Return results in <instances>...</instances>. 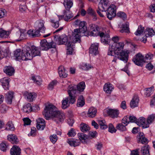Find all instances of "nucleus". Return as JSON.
I'll return each instance as SVG.
<instances>
[{
	"label": "nucleus",
	"mask_w": 155,
	"mask_h": 155,
	"mask_svg": "<svg viewBox=\"0 0 155 155\" xmlns=\"http://www.w3.org/2000/svg\"><path fill=\"white\" fill-rule=\"evenodd\" d=\"M124 46V44L122 42L113 43L109 47L108 55L114 56L115 54L117 56L118 59L125 63H127L130 52L129 51L123 50Z\"/></svg>",
	"instance_id": "obj_1"
},
{
	"label": "nucleus",
	"mask_w": 155,
	"mask_h": 155,
	"mask_svg": "<svg viewBox=\"0 0 155 155\" xmlns=\"http://www.w3.org/2000/svg\"><path fill=\"white\" fill-rule=\"evenodd\" d=\"M43 114L47 120L52 118L57 122L58 121L62 122L64 118V114L58 110L55 106L51 104L45 105Z\"/></svg>",
	"instance_id": "obj_2"
},
{
	"label": "nucleus",
	"mask_w": 155,
	"mask_h": 155,
	"mask_svg": "<svg viewBox=\"0 0 155 155\" xmlns=\"http://www.w3.org/2000/svg\"><path fill=\"white\" fill-rule=\"evenodd\" d=\"M45 21L42 20L37 21L34 24L35 30L30 29L27 32L29 36L32 38L39 36L41 34L40 33H45L46 28L44 25Z\"/></svg>",
	"instance_id": "obj_3"
},
{
	"label": "nucleus",
	"mask_w": 155,
	"mask_h": 155,
	"mask_svg": "<svg viewBox=\"0 0 155 155\" xmlns=\"http://www.w3.org/2000/svg\"><path fill=\"white\" fill-rule=\"evenodd\" d=\"M33 58V54L30 47L27 46L24 47L22 50V60H31Z\"/></svg>",
	"instance_id": "obj_4"
},
{
	"label": "nucleus",
	"mask_w": 155,
	"mask_h": 155,
	"mask_svg": "<svg viewBox=\"0 0 155 155\" xmlns=\"http://www.w3.org/2000/svg\"><path fill=\"white\" fill-rule=\"evenodd\" d=\"M69 95V101L70 104L74 103L76 101V98L78 95V92L74 87H71L68 91Z\"/></svg>",
	"instance_id": "obj_5"
},
{
	"label": "nucleus",
	"mask_w": 155,
	"mask_h": 155,
	"mask_svg": "<svg viewBox=\"0 0 155 155\" xmlns=\"http://www.w3.org/2000/svg\"><path fill=\"white\" fill-rule=\"evenodd\" d=\"M82 32L78 28L74 29L72 33L71 38L72 42L76 43L77 42L80 43L81 41V36Z\"/></svg>",
	"instance_id": "obj_6"
},
{
	"label": "nucleus",
	"mask_w": 155,
	"mask_h": 155,
	"mask_svg": "<svg viewBox=\"0 0 155 155\" xmlns=\"http://www.w3.org/2000/svg\"><path fill=\"white\" fill-rule=\"evenodd\" d=\"M107 16L110 20L112 19L116 15V7L113 4L111 5L108 8H107Z\"/></svg>",
	"instance_id": "obj_7"
},
{
	"label": "nucleus",
	"mask_w": 155,
	"mask_h": 155,
	"mask_svg": "<svg viewBox=\"0 0 155 155\" xmlns=\"http://www.w3.org/2000/svg\"><path fill=\"white\" fill-rule=\"evenodd\" d=\"M132 61L136 65L141 66L144 62V57L140 53H138L133 57Z\"/></svg>",
	"instance_id": "obj_8"
},
{
	"label": "nucleus",
	"mask_w": 155,
	"mask_h": 155,
	"mask_svg": "<svg viewBox=\"0 0 155 155\" xmlns=\"http://www.w3.org/2000/svg\"><path fill=\"white\" fill-rule=\"evenodd\" d=\"M90 30L91 31L89 32L88 35L92 36H96L99 35L101 32L99 31L98 26L94 24L89 25Z\"/></svg>",
	"instance_id": "obj_9"
},
{
	"label": "nucleus",
	"mask_w": 155,
	"mask_h": 155,
	"mask_svg": "<svg viewBox=\"0 0 155 155\" xmlns=\"http://www.w3.org/2000/svg\"><path fill=\"white\" fill-rule=\"evenodd\" d=\"M99 36L101 38V41L102 43L105 45H110L111 40L108 34H105L103 32H101Z\"/></svg>",
	"instance_id": "obj_10"
},
{
	"label": "nucleus",
	"mask_w": 155,
	"mask_h": 155,
	"mask_svg": "<svg viewBox=\"0 0 155 155\" xmlns=\"http://www.w3.org/2000/svg\"><path fill=\"white\" fill-rule=\"evenodd\" d=\"M67 10L64 11L63 15L59 16V20L60 18H63L64 21H68L73 17V15L69 10Z\"/></svg>",
	"instance_id": "obj_11"
},
{
	"label": "nucleus",
	"mask_w": 155,
	"mask_h": 155,
	"mask_svg": "<svg viewBox=\"0 0 155 155\" xmlns=\"http://www.w3.org/2000/svg\"><path fill=\"white\" fill-rule=\"evenodd\" d=\"M55 38L58 39V44L59 45L65 44L68 45V42H70L68 41V37L65 35H62L61 36H54Z\"/></svg>",
	"instance_id": "obj_12"
},
{
	"label": "nucleus",
	"mask_w": 155,
	"mask_h": 155,
	"mask_svg": "<svg viewBox=\"0 0 155 155\" xmlns=\"http://www.w3.org/2000/svg\"><path fill=\"white\" fill-rule=\"evenodd\" d=\"M52 42L49 43L47 42L45 39L41 41L40 42V48L42 50H48L50 48L51 44Z\"/></svg>",
	"instance_id": "obj_13"
},
{
	"label": "nucleus",
	"mask_w": 155,
	"mask_h": 155,
	"mask_svg": "<svg viewBox=\"0 0 155 155\" xmlns=\"http://www.w3.org/2000/svg\"><path fill=\"white\" fill-rule=\"evenodd\" d=\"M99 44L98 43H94L92 44L90 48L89 53L92 55H95L98 53V47Z\"/></svg>",
	"instance_id": "obj_14"
},
{
	"label": "nucleus",
	"mask_w": 155,
	"mask_h": 155,
	"mask_svg": "<svg viewBox=\"0 0 155 155\" xmlns=\"http://www.w3.org/2000/svg\"><path fill=\"white\" fill-rule=\"evenodd\" d=\"M99 1L98 4V8L99 10L104 11L106 10L107 7L108 6V0H97Z\"/></svg>",
	"instance_id": "obj_15"
},
{
	"label": "nucleus",
	"mask_w": 155,
	"mask_h": 155,
	"mask_svg": "<svg viewBox=\"0 0 155 155\" xmlns=\"http://www.w3.org/2000/svg\"><path fill=\"white\" fill-rule=\"evenodd\" d=\"M107 113L112 118H117L118 117L119 112L117 109H109L106 110Z\"/></svg>",
	"instance_id": "obj_16"
},
{
	"label": "nucleus",
	"mask_w": 155,
	"mask_h": 155,
	"mask_svg": "<svg viewBox=\"0 0 155 155\" xmlns=\"http://www.w3.org/2000/svg\"><path fill=\"white\" fill-rule=\"evenodd\" d=\"M36 121L37 129L39 130H43L45 126V123L44 120L41 118H38L36 120Z\"/></svg>",
	"instance_id": "obj_17"
},
{
	"label": "nucleus",
	"mask_w": 155,
	"mask_h": 155,
	"mask_svg": "<svg viewBox=\"0 0 155 155\" xmlns=\"http://www.w3.org/2000/svg\"><path fill=\"white\" fill-rule=\"evenodd\" d=\"M58 72L60 77L64 78L67 77L68 76L67 72L64 66H60L58 69Z\"/></svg>",
	"instance_id": "obj_18"
},
{
	"label": "nucleus",
	"mask_w": 155,
	"mask_h": 155,
	"mask_svg": "<svg viewBox=\"0 0 155 155\" xmlns=\"http://www.w3.org/2000/svg\"><path fill=\"white\" fill-rule=\"evenodd\" d=\"M21 150L18 146H14L10 150L11 155H20Z\"/></svg>",
	"instance_id": "obj_19"
},
{
	"label": "nucleus",
	"mask_w": 155,
	"mask_h": 155,
	"mask_svg": "<svg viewBox=\"0 0 155 155\" xmlns=\"http://www.w3.org/2000/svg\"><path fill=\"white\" fill-rule=\"evenodd\" d=\"M137 123L140 124L139 126H141L143 128H148L149 127V125L147 124V121H146L145 118L143 117L139 118Z\"/></svg>",
	"instance_id": "obj_20"
},
{
	"label": "nucleus",
	"mask_w": 155,
	"mask_h": 155,
	"mask_svg": "<svg viewBox=\"0 0 155 155\" xmlns=\"http://www.w3.org/2000/svg\"><path fill=\"white\" fill-rule=\"evenodd\" d=\"M30 48L33 54V57L36 56H40V51L39 47L35 46H31Z\"/></svg>",
	"instance_id": "obj_21"
},
{
	"label": "nucleus",
	"mask_w": 155,
	"mask_h": 155,
	"mask_svg": "<svg viewBox=\"0 0 155 155\" xmlns=\"http://www.w3.org/2000/svg\"><path fill=\"white\" fill-rule=\"evenodd\" d=\"M9 79L8 78L5 77L1 80V82L5 90H7L8 89L9 84Z\"/></svg>",
	"instance_id": "obj_22"
},
{
	"label": "nucleus",
	"mask_w": 155,
	"mask_h": 155,
	"mask_svg": "<svg viewBox=\"0 0 155 155\" xmlns=\"http://www.w3.org/2000/svg\"><path fill=\"white\" fill-rule=\"evenodd\" d=\"M150 147L148 145H145L142 147L141 149V153L143 155H150Z\"/></svg>",
	"instance_id": "obj_23"
},
{
	"label": "nucleus",
	"mask_w": 155,
	"mask_h": 155,
	"mask_svg": "<svg viewBox=\"0 0 155 155\" xmlns=\"http://www.w3.org/2000/svg\"><path fill=\"white\" fill-rule=\"evenodd\" d=\"M14 56L16 60H22V52H21L20 49H18L15 51L14 52Z\"/></svg>",
	"instance_id": "obj_24"
},
{
	"label": "nucleus",
	"mask_w": 155,
	"mask_h": 155,
	"mask_svg": "<svg viewBox=\"0 0 155 155\" xmlns=\"http://www.w3.org/2000/svg\"><path fill=\"white\" fill-rule=\"evenodd\" d=\"M104 90L107 94H110L114 89L113 87L111 84H105L104 86Z\"/></svg>",
	"instance_id": "obj_25"
},
{
	"label": "nucleus",
	"mask_w": 155,
	"mask_h": 155,
	"mask_svg": "<svg viewBox=\"0 0 155 155\" xmlns=\"http://www.w3.org/2000/svg\"><path fill=\"white\" fill-rule=\"evenodd\" d=\"M3 71L5 73L9 76L12 75L14 74L15 71L14 68L10 66L5 67Z\"/></svg>",
	"instance_id": "obj_26"
},
{
	"label": "nucleus",
	"mask_w": 155,
	"mask_h": 155,
	"mask_svg": "<svg viewBox=\"0 0 155 155\" xmlns=\"http://www.w3.org/2000/svg\"><path fill=\"white\" fill-rule=\"evenodd\" d=\"M139 101V99L137 96H134L130 103V107L133 108L137 107L138 105Z\"/></svg>",
	"instance_id": "obj_27"
},
{
	"label": "nucleus",
	"mask_w": 155,
	"mask_h": 155,
	"mask_svg": "<svg viewBox=\"0 0 155 155\" xmlns=\"http://www.w3.org/2000/svg\"><path fill=\"white\" fill-rule=\"evenodd\" d=\"M97 112V110L95 108L91 107L88 110L87 113V116L89 117L93 118L96 116Z\"/></svg>",
	"instance_id": "obj_28"
},
{
	"label": "nucleus",
	"mask_w": 155,
	"mask_h": 155,
	"mask_svg": "<svg viewBox=\"0 0 155 155\" xmlns=\"http://www.w3.org/2000/svg\"><path fill=\"white\" fill-rule=\"evenodd\" d=\"M82 33L85 32L87 30V26L86 22L84 21H81L80 24L78 29Z\"/></svg>",
	"instance_id": "obj_29"
},
{
	"label": "nucleus",
	"mask_w": 155,
	"mask_h": 155,
	"mask_svg": "<svg viewBox=\"0 0 155 155\" xmlns=\"http://www.w3.org/2000/svg\"><path fill=\"white\" fill-rule=\"evenodd\" d=\"M13 97V92L10 91L6 94V101L8 104H11Z\"/></svg>",
	"instance_id": "obj_30"
},
{
	"label": "nucleus",
	"mask_w": 155,
	"mask_h": 155,
	"mask_svg": "<svg viewBox=\"0 0 155 155\" xmlns=\"http://www.w3.org/2000/svg\"><path fill=\"white\" fill-rule=\"evenodd\" d=\"M120 31L121 33H130L129 23L128 22H127L122 24V29L120 30Z\"/></svg>",
	"instance_id": "obj_31"
},
{
	"label": "nucleus",
	"mask_w": 155,
	"mask_h": 155,
	"mask_svg": "<svg viewBox=\"0 0 155 155\" xmlns=\"http://www.w3.org/2000/svg\"><path fill=\"white\" fill-rule=\"evenodd\" d=\"M85 104V100L82 95L79 97L77 100V105L78 107H80L83 106Z\"/></svg>",
	"instance_id": "obj_32"
},
{
	"label": "nucleus",
	"mask_w": 155,
	"mask_h": 155,
	"mask_svg": "<svg viewBox=\"0 0 155 155\" xmlns=\"http://www.w3.org/2000/svg\"><path fill=\"white\" fill-rule=\"evenodd\" d=\"M22 110L24 112L29 113L32 111V108L31 104L28 103L24 106Z\"/></svg>",
	"instance_id": "obj_33"
},
{
	"label": "nucleus",
	"mask_w": 155,
	"mask_h": 155,
	"mask_svg": "<svg viewBox=\"0 0 155 155\" xmlns=\"http://www.w3.org/2000/svg\"><path fill=\"white\" fill-rule=\"evenodd\" d=\"M70 103L69 101L68 97H67L63 99L62 101V108L64 109L69 106Z\"/></svg>",
	"instance_id": "obj_34"
},
{
	"label": "nucleus",
	"mask_w": 155,
	"mask_h": 155,
	"mask_svg": "<svg viewBox=\"0 0 155 155\" xmlns=\"http://www.w3.org/2000/svg\"><path fill=\"white\" fill-rule=\"evenodd\" d=\"M77 135L80 140L82 141V143H86L85 140L87 139V136L86 134L81 133H78Z\"/></svg>",
	"instance_id": "obj_35"
},
{
	"label": "nucleus",
	"mask_w": 155,
	"mask_h": 155,
	"mask_svg": "<svg viewBox=\"0 0 155 155\" xmlns=\"http://www.w3.org/2000/svg\"><path fill=\"white\" fill-rule=\"evenodd\" d=\"M64 5L66 10H70L73 5L72 0H64Z\"/></svg>",
	"instance_id": "obj_36"
},
{
	"label": "nucleus",
	"mask_w": 155,
	"mask_h": 155,
	"mask_svg": "<svg viewBox=\"0 0 155 155\" xmlns=\"http://www.w3.org/2000/svg\"><path fill=\"white\" fill-rule=\"evenodd\" d=\"M8 138L9 140L13 144H16L18 143V138L15 135L12 134L8 135Z\"/></svg>",
	"instance_id": "obj_37"
},
{
	"label": "nucleus",
	"mask_w": 155,
	"mask_h": 155,
	"mask_svg": "<svg viewBox=\"0 0 155 155\" xmlns=\"http://www.w3.org/2000/svg\"><path fill=\"white\" fill-rule=\"evenodd\" d=\"M80 128L81 131L83 132H86L90 129V127L87 125L83 123L80 125Z\"/></svg>",
	"instance_id": "obj_38"
},
{
	"label": "nucleus",
	"mask_w": 155,
	"mask_h": 155,
	"mask_svg": "<svg viewBox=\"0 0 155 155\" xmlns=\"http://www.w3.org/2000/svg\"><path fill=\"white\" fill-rule=\"evenodd\" d=\"M77 89L75 90L78 91L79 94H80V92L83 91L84 90L85 87V83L83 81L81 82L77 85Z\"/></svg>",
	"instance_id": "obj_39"
},
{
	"label": "nucleus",
	"mask_w": 155,
	"mask_h": 155,
	"mask_svg": "<svg viewBox=\"0 0 155 155\" xmlns=\"http://www.w3.org/2000/svg\"><path fill=\"white\" fill-rule=\"evenodd\" d=\"M59 16L58 17L55 18L51 20V22L52 23V26L55 28H57L59 26V25L58 21Z\"/></svg>",
	"instance_id": "obj_40"
},
{
	"label": "nucleus",
	"mask_w": 155,
	"mask_h": 155,
	"mask_svg": "<svg viewBox=\"0 0 155 155\" xmlns=\"http://www.w3.org/2000/svg\"><path fill=\"white\" fill-rule=\"evenodd\" d=\"M26 96L28 101L31 102L36 97V95L35 93H28Z\"/></svg>",
	"instance_id": "obj_41"
},
{
	"label": "nucleus",
	"mask_w": 155,
	"mask_h": 155,
	"mask_svg": "<svg viewBox=\"0 0 155 155\" xmlns=\"http://www.w3.org/2000/svg\"><path fill=\"white\" fill-rule=\"evenodd\" d=\"M146 36V37H151L154 35V32L152 28H147L145 31Z\"/></svg>",
	"instance_id": "obj_42"
},
{
	"label": "nucleus",
	"mask_w": 155,
	"mask_h": 155,
	"mask_svg": "<svg viewBox=\"0 0 155 155\" xmlns=\"http://www.w3.org/2000/svg\"><path fill=\"white\" fill-rule=\"evenodd\" d=\"M144 28L141 25H139L134 34L137 36L140 35L144 32Z\"/></svg>",
	"instance_id": "obj_43"
},
{
	"label": "nucleus",
	"mask_w": 155,
	"mask_h": 155,
	"mask_svg": "<svg viewBox=\"0 0 155 155\" xmlns=\"http://www.w3.org/2000/svg\"><path fill=\"white\" fill-rule=\"evenodd\" d=\"M154 91V89L153 87L147 88L144 93V94L147 97H149L153 93Z\"/></svg>",
	"instance_id": "obj_44"
},
{
	"label": "nucleus",
	"mask_w": 155,
	"mask_h": 155,
	"mask_svg": "<svg viewBox=\"0 0 155 155\" xmlns=\"http://www.w3.org/2000/svg\"><path fill=\"white\" fill-rule=\"evenodd\" d=\"M9 32L0 29V38H6L8 37Z\"/></svg>",
	"instance_id": "obj_45"
},
{
	"label": "nucleus",
	"mask_w": 155,
	"mask_h": 155,
	"mask_svg": "<svg viewBox=\"0 0 155 155\" xmlns=\"http://www.w3.org/2000/svg\"><path fill=\"white\" fill-rule=\"evenodd\" d=\"M32 80L37 84L40 85L41 84V80L39 76H32Z\"/></svg>",
	"instance_id": "obj_46"
},
{
	"label": "nucleus",
	"mask_w": 155,
	"mask_h": 155,
	"mask_svg": "<svg viewBox=\"0 0 155 155\" xmlns=\"http://www.w3.org/2000/svg\"><path fill=\"white\" fill-rule=\"evenodd\" d=\"M98 124H99L100 128L103 130H105L107 128V126L106 124L105 121L104 120H99Z\"/></svg>",
	"instance_id": "obj_47"
},
{
	"label": "nucleus",
	"mask_w": 155,
	"mask_h": 155,
	"mask_svg": "<svg viewBox=\"0 0 155 155\" xmlns=\"http://www.w3.org/2000/svg\"><path fill=\"white\" fill-rule=\"evenodd\" d=\"M126 125H124L122 124H119L117 125L116 128L117 129L121 131H124L127 130Z\"/></svg>",
	"instance_id": "obj_48"
},
{
	"label": "nucleus",
	"mask_w": 155,
	"mask_h": 155,
	"mask_svg": "<svg viewBox=\"0 0 155 155\" xmlns=\"http://www.w3.org/2000/svg\"><path fill=\"white\" fill-rule=\"evenodd\" d=\"M5 129L7 130L13 131L15 130V127L12 121H9L6 125Z\"/></svg>",
	"instance_id": "obj_49"
},
{
	"label": "nucleus",
	"mask_w": 155,
	"mask_h": 155,
	"mask_svg": "<svg viewBox=\"0 0 155 155\" xmlns=\"http://www.w3.org/2000/svg\"><path fill=\"white\" fill-rule=\"evenodd\" d=\"M72 42H69L67 45V54H72L73 51V48L71 47Z\"/></svg>",
	"instance_id": "obj_50"
},
{
	"label": "nucleus",
	"mask_w": 155,
	"mask_h": 155,
	"mask_svg": "<svg viewBox=\"0 0 155 155\" xmlns=\"http://www.w3.org/2000/svg\"><path fill=\"white\" fill-rule=\"evenodd\" d=\"M117 16L122 18L123 20H125L127 18L126 14L124 12H117Z\"/></svg>",
	"instance_id": "obj_51"
},
{
	"label": "nucleus",
	"mask_w": 155,
	"mask_h": 155,
	"mask_svg": "<svg viewBox=\"0 0 155 155\" xmlns=\"http://www.w3.org/2000/svg\"><path fill=\"white\" fill-rule=\"evenodd\" d=\"M8 109V107L5 104H2L0 107V112L4 113L6 112Z\"/></svg>",
	"instance_id": "obj_52"
},
{
	"label": "nucleus",
	"mask_w": 155,
	"mask_h": 155,
	"mask_svg": "<svg viewBox=\"0 0 155 155\" xmlns=\"http://www.w3.org/2000/svg\"><path fill=\"white\" fill-rule=\"evenodd\" d=\"M81 67L82 69L85 70H88L93 68L91 65L87 64H82Z\"/></svg>",
	"instance_id": "obj_53"
},
{
	"label": "nucleus",
	"mask_w": 155,
	"mask_h": 155,
	"mask_svg": "<svg viewBox=\"0 0 155 155\" xmlns=\"http://www.w3.org/2000/svg\"><path fill=\"white\" fill-rule=\"evenodd\" d=\"M155 117L154 114H152L149 116L147 120V124L149 125V124L152 123L154 121Z\"/></svg>",
	"instance_id": "obj_54"
},
{
	"label": "nucleus",
	"mask_w": 155,
	"mask_h": 155,
	"mask_svg": "<svg viewBox=\"0 0 155 155\" xmlns=\"http://www.w3.org/2000/svg\"><path fill=\"white\" fill-rule=\"evenodd\" d=\"M7 144L5 142H2L0 144V149L3 151H5L8 148Z\"/></svg>",
	"instance_id": "obj_55"
},
{
	"label": "nucleus",
	"mask_w": 155,
	"mask_h": 155,
	"mask_svg": "<svg viewBox=\"0 0 155 155\" xmlns=\"http://www.w3.org/2000/svg\"><path fill=\"white\" fill-rule=\"evenodd\" d=\"M57 82V81L56 80L53 81L51 82L48 85V89L50 90H52L54 87L56 85Z\"/></svg>",
	"instance_id": "obj_56"
},
{
	"label": "nucleus",
	"mask_w": 155,
	"mask_h": 155,
	"mask_svg": "<svg viewBox=\"0 0 155 155\" xmlns=\"http://www.w3.org/2000/svg\"><path fill=\"white\" fill-rule=\"evenodd\" d=\"M36 130L35 127H31L30 132L28 134V136L35 137L36 136Z\"/></svg>",
	"instance_id": "obj_57"
},
{
	"label": "nucleus",
	"mask_w": 155,
	"mask_h": 155,
	"mask_svg": "<svg viewBox=\"0 0 155 155\" xmlns=\"http://www.w3.org/2000/svg\"><path fill=\"white\" fill-rule=\"evenodd\" d=\"M50 138L51 141L53 143H55L58 140L57 136L56 134L51 135Z\"/></svg>",
	"instance_id": "obj_58"
},
{
	"label": "nucleus",
	"mask_w": 155,
	"mask_h": 155,
	"mask_svg": "<svg viewBox=\"0 0 155 155\" xmlns=\"http://www.w3.org/2000/svg\"><path fill=\"white\" fill-rule=\"evenodd\" d=\"M116 130L115 128L112 124H109V125L108 131L113 133H115L116 131Z\"/></svg>",
	"instance_id": "obj_59"
},
{
	"label": "nucleus",
	"mask_w": 155,
	"mask_h": 155,
	"mask_svg": "<svg viewBox=\"0 0 155 155\" xmlns=\"http://www.w3.org/2000/svg\"><path fill=\"white\" fill-rule=\"evenodd\" d=\"M76 133L75 130L73 128H71V130H70L67 134L69 137H74L76 135Z\"/></svg>",
	"instance_id": "obj_60"
},
{
	"label": "nucleus",
	"mask_w": 155,
	"mask_h": 155,
	"mask_svg": "<svg viewBox=\"0 0 155 155\" xmlns=\"http://www.w3.org/2000/svg\"><path fill=\"white\" fill-rule=\"evenodd\" d=\"M6 10L2 8H0V18H2L4 17L6 15Z\"/></svg>",
	"instance_id": "obj_61"
},
{
	"label": "nucleus",
	"mask_w": 155,
	"mask_h": 155,
	"mask_svg": "<svg viewBox=\"0 0 155 155\" xmlns=\"http://www.w3.org/2000/svg\"><path fill=\"white\" fill-rule=\"evenodd\" d=\"M23 120L24 122V126L28 125L30 124L31 120L29 118H25L23 119Z\"/></svg>",
	"instance_id": "obj_62"
},
{
	"label": "nucleus",
	"mask_w": 155,
	"mask_h": 155,
	"mask_svg": "<svg viewBox=\"0 0 155 155\" xmlns=\"http://www.w3.org/2000/svg\"><path fill=\"white\" fill-rule=\"evenodd\" d=\"M128 117L127 116H125L123 118L122 120V123L124 124L126 126L129 123V120H128Z\"/></svg>",
	"instance_id": "obj_63"
},
{
	"label": "nucleus",
	"mask_w": 155,
	"mask_h": 155,
	"mask_svg": "<svg viewBox=\"0 0 155 155\" xmlns=\"http://www.w3.org/2000/svg\"><path fill=\"white\" fill-rule=\"evenodd\" d=\"M87 13L91 16L96 14L95 11L91 8H89L87 10Z\"/></svg>",
	"instance_id": "obj_64"
}]
</instances>
